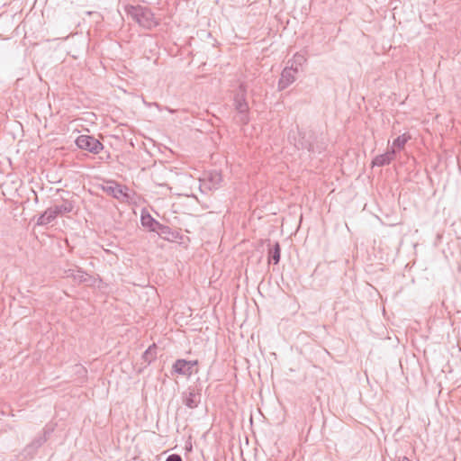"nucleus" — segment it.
<instances>
[{"label":"nucleus","instance_id":"obj_12","mask_svg":"<svg viewBox=\"0 0 461 461\" xmlns=\"http://www.w3.org/2000/svg\"><path fill=\"white\" fill-rule=\"evenodd\" d=\"M140 222L142 226L148 228L149 231H155L159 223L149 212L141 213Z\"/></svg>","mask_w":461,"mask_h":461},{"label":"nucleus","instance_id":"obj_13","mask_svg":"<svg viewBox=\"0 0 461 461\" xmlns=\"http://www.w3.org/2000/svg\"><path fill=\"white\" fill-rule=\"evenodd\" d=\"M57 218L55 212L52 207L48 208L43 213H41L38 220V225H47L52 222Z\"/></svg>","mask_w":461,"mask_h":461},{"label":"nucleus","instance_id":"obj_5","mask_svg":"<svg viewBox=\"0 0 461 461\" xmlns=\"http://www.w3.org/2000/svg\"><path fill=\"white\" fill-rule=\"evenodd\" d=\"M300 140L298 142L294 143V146L297 149H307L309 152L315 153L319 152L321 153V149L317 147L315 149V146L311 141L312 136H306L305 133L299 132Z\"/></svg>","mask_w":461,"mask_h":461},{"label":"nucleus","instance_id":"obj_4","mask_svg":"<svg viewBox=\"0 0 461 461\" xmlns=\"http://www.w3.org/2000/svg\"><path fill=\"white\" fill-rule=\"evenodd\" d=\"M104 191L121 202H127L131 199L129 188L113 182L104 186Z\"/></svg>","mask_w":461,"mask_h":461},{"label":"nucleus","instance_id":"obj_11","mask_svg":"<svg viewBox=\"0 0 461 461\" xmlns=\"http://www.w3.org/2000/svg\"><path fill=\"white\" fill-rule=\"evenodd\" d=\"M51 207L53 208L57 217L69 213L74 209L73 203L68 200H64L62 203L55 204L54 206Z\"/></svg>","mask_w":461,"mask_h":461},{"label":"nucleus","instance_id":"obj_6","mask_svg":"<svg viewBox=\"0 0 461 461\" xmlns=\"http://www.w3.org/2000/svg\"><path fill=\"white\" fill-rule=\"evenodd\" d=\"M296 73V71L285 67L282 71L281 77L278 81V88L283 90L294 83L295 80Z\"/></svg>","mask_w":461,"mask_h":461},{"label":"nucleus","instance_id":"obj_8","mask_svg":"<svg viewBox=\"0 0 461 461\" xmlns=\"http://www.w3.org/2000/svg\"><path fill=\"white\" fill-rule=\"evenodd\" d=\"M173 370L175 373L190 376L193 374V370L189 366V363L185 359H177L173 365Z\"/></svg>","mask_w":461,"mask_h":461},{"label":"nucleus","instance_id":"obj_14","mask_svg":"<svg viewBox=\"0 0 461 461\" xmlns=\"http://www.w3.org/2000/svg\"><path fill=\"white\" fill-rule=\"evenodd\" d=\"M155 232H157L161 238L170 240L176 237L175 231L169 226L158 223Z\"/></svg>","mask_w":461,"mask_h":461},{"label":"nucleus","instance_id":"obj_21","mask_svg":"<svg viewBox=\"0 0 461 461\" xmlns=\"http://www.w3.org/2000/svg\"><path fill=\"white\" fill-rule=\"evenodd\" d=\"M189 363V366L191 367V370H193L194 366L198 364L197 360H187Z\"/></svg>","mask_w":461,"mask_h":461},{"label":"nucleus","instance_id":"obj_9","mask_svg":"<svg viewBox=\"0 0 461 461\" xmlns=\"http://www.w3.org/2000/svg\"><path fill=\"white\" fill-rule=\"evenodd\" d=\"M201 401V394L194 390L189 391L184 398V403L190 409L196 408Z\"/></svg>","mask_w":461,"mask_h":461},{"label":"nucleus","instance_id":"obj_2","mask_svg":"<svg viewBox=\"0 0 461 461\" xmlns=\"http://www.w3.org/2000/svg\"><path fill=\"white\" fill-rule=\"evenodd\" d=\"M246 95L247 87L245 84L241 83L234 95L233 105L237 112L238 122L242 125L248 124L249 122V107Z\"/></svg>","mask_w":461,"mask_h":461},{"label":"nucleus","instance_id":"obj_22","mask_svg":"<svg viewBox=\"0 0 461 461\" xmlns=\"http://www.w3.org/2000/svg\"><path fill=\"white\" fill-rule=\"evenodd\" d=\"M396 461H411V460L408 457L403 456V457H399Z\"/></svg>","mask_w":461,"mask_h":461},{"label":"nucleus","instance_id":"obj_16","mask_svg":"<svg viewBox=\"0 0 461 461\" xmlns=\"http://www.w3.org/2000/svg\"><path fill=\"white\" fill-rule=\"evenodd\" d=\"M280 253L281 249L278 242H276L275 245L269 249L268 251V260L269 262H273V264L276 265L280 261Z\"/></svg>","mask_w":461,"mask_h":461},{"label":"nucleus","instance_id":"obj_15","mask_svg":"<svg viewBox=\"0 0 461 461\" xmlns=\"http://www.w3.org/2000/svg\"><path fill=\"white\" fill-rule=\"evenodd\" d=\"M46 441L45 436L36 437L33 441L24 448L25 455L32 456Z\"/></svg>","mask_w":461,"mask_h":461},{"label":"nucleus","instance_id":"obj_10","mask_svg":"<svg viewBox=\"0 0 461 461\" xmlns=\"http://www.w3.org/2000/svg\"><path fill=\"white\" fill-rule=\"evenodd\" d=\"M307 61L304 54L297 52L293 59L287 62V68L298 72L299 68Z\"/></svg>","mask_w":461,"mask_h":461},{"label":"nucleus","instance_id":"obj_19","mask_svg":"<svg viewBox=\"0 0 461 461\" xmlns=\"http://www.w3.org/2000/svg\"><path fill=\"white\" fill-rule=\"evenodd\" d=\"M74 279L77 280L78 282H85L86 280V274L82 271L77 270V274H72Z\"/></svg>","mask_w":461,"mask_h":461},{"label":"nucleus","instance_id":"obj_1","mask_svg":"<svg viewBox=\"0 0 461 461\" xmlns=\"http://www.w3.org/2000/svg\"><path fill=\"white\" fill-rule=\"evenodd\" d=\"M124 12L140 26L150 29L158 24L150 9L141 5H125Z\"/></svg>","mask_w":461,"mask_h":461},{"label":"nucleus","instance_id":"obj_17","mask_svg":"<svg viewBox=\"0 0 461 461\" xmlns=\"http://www.w3.org/2000/svg\"><path fill=\"white\" fill-rule=\"evenodd\" d=\"M411 140V135L409 133H403L398 136L393 142V147L391 149H394L395 150H401L404 148L405 144L408 140Z\"/></svg>","mask_w":461,"mask_h":461},{"label":"nucleus","instance_id":"obj_18","mask_svg":"<svg viewBox=\"0 0 461 461\" xmlns=\"http://www.w3.org/2000/svg\"><path fill=\"white\" fill-rule=\"evenodd\" d=\"M157 356V347L155 345L149 346L142 354V358L147 365H149Z\"/></svg>","mask_w":461,"mask_h":461},{"label":"nucleus","instance_id":"obj_3","mask_svg":"<svg viewBox=\"0 0 461 461\" xmlns=\"http://www.w3.org/2000/svg\"><path fill=\"white\" fill-rule=\"evenodd\" d=\"M76 144L80 149L87 150L93 154H98L104 149V145L90 135H79L76 140Z\"/></svg>","mask_w":461,"mask_h":461},{"label":"nucleus","instance_id":"obj_20","mask_svg":"<svg viewBox=\"0 0 461 461\" xmlns=\"http://www.w3.org/2000/svg\"><path fill=\"white\" fill-rule=\"evenodd\" d=\"M166 461H182V457L177 454L169 455Z\"/></svg>","mask_w":461,"mask_h":461},{"label":"nucleus","instance_id":"obj_7","mask_svg":"<svg viewBox=\"0 0 461 461\" xmlns=\"http://www.w3.org/2000/svg\"><path fill=\"white\" fill-rule=\"evenodd\" d=\"M396 150L394 149H391L387 150L385 153L376 156L373 161V167H384L389 165L395 157Z\"/></svg>","mask_w":461,"mask_h":461}]
</instances>
